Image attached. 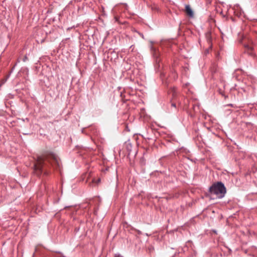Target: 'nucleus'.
Masks as SVG:
<instances>
[{"label":"nucleus","mask_w":257,"mask_h":257,"mask_svg":"<svg viewBox=\"0 0 257 257\" xmlns=\"http://www.w3.org/2000/svg\"><path fill=\"white\" fill-rule=\"evenodd\" d=\"M45 161H48L53 166L57 168L59 167V162L58 158L54 154L39 156L34 165V169L38 174H41L43 171V168L45 164Z\"/></svg>","instance_id":"nucleus-1"},{"label":"nucleus","mask_w":257,"mask_h":257,"mask_svg":"<svg viewBox=\"0 0 257 257\" xmlns=\"http://www.w3.org/2000/svg\"><path fill=\"white\" fill-rule=\"evenodd\" d=\"M206 38L209 44L211 43V36L210 32H207L206 33Z\"/></svg>","instance_id":"nucleus-5"},{"label":"nucleus","mask_w":257,"mask_h":257,"mask_svg":"<svg viewBox=\"0 0 257 257\" xmlns=\"http://www.w3.org/2000/svg\"><path fill=\"white\" fill-rule=\"evenodd\" d=\"M185 12L188 16L190 17H193L194 14L192 10L191 9L189 5H186L185 6Z\"/></svg>","instance_id":"nucleus-3"},{"label":"nucleus","mask_w":257,"mask_h":257,"mask_svg":"<svg viewBox=\"0 0 257 257\" xmlns=\"http://www.w3.org/2000/svg\"><path fill=\"white\" fill-rule=\"evenodd\" d=\"M171 106H173V107H176V104L174 102H173L172 104H171Z\"/></svg>","instance_id":"nucleus-6"},{"label":"nucleus","mask_w":257,"mask_h":257,"mask_svg":"<svg viewBox=\"0 0 257 257\" xmlns=\"http://www.w3.org/2000/svg\"><path fill=\"white\" fill-rule=\"evenodd\" d=\"M245 48L246 49V52L251 56H253L254 54L252 52L253 48L252 46L248 45H245Z\"/></svg>","instance_id":"nucleus-4"},{"label":"nucleus","mask_w":257,"mask_h":257,"mask_svg":"<svg viewBox=\"0 0 257 257\" xmlns=\"http://www.w3.org/2000/svg\"><path fill=\"white\" fill-rule=\"evenodd\" d=\"M100 182V179H98L97 181H96V183L98 184Z\"/></svg>","instance_id":"nucleus-7"},{"label":"nucleus","mask_w":257,"mask_h":257,"mask_svg":"<svg viewBox=\"0 0 257 257\" xmlns=\"http://www.w3.org/2000/svg\"><path fill=\"white\" fill-rule=\"evenodd\" d=\"M209 192L211 194L216 195L218 198H221L224 197L226 191L224 184L220 182H218L214 183L210 187Z\"/></svg>","instance_id":"nucleus-2"}]
</instances>
